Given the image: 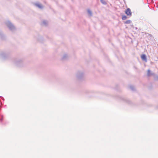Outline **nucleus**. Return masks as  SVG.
Listing matches in <instances>:
<instances>
[{"label": "nucleus", "instance_id": "f257e3e1", "mask_svg": "<svg viewBox=\"0 0 158 158\" xmlns=\"http://www.w3.org/2000/svg\"><path fill=\"white\" fill-rule=\"evenodd\" d=\"M10 56V52L9 50H4L0 52V58L4 60L9 59Z\"/></svg>", "mask_w": 158, "mask_h": 158}, {"label": "nucleus", "instance_id": "f03ea898", "mask_svg": "<svg viewBox=\"0 0 158 158\" xmlns=\"http://www.w3.org/2000/svg\"><path fill=\"white\" fill-rule=\"evenodd\" d=\"M14 64L19 67H22L24 65L23 59L20 58H15L13 59Z\"/></svg>", "mask_w": 158, "mask_h": 158}, {"label": "nucleus", "instance_id": "7ed1b4c3", "mask_svg": "<svg viewBox=\"0 0 158 158\" xmlns=\"http://www.w3.org/2000/svg\"><path fill=\"white\" fill-rule=\"evenodd\" d=\"M76 76L77 79L79 81H82L84 80V73L83 72L78 71L76 74Z\"/></svg>", "mask_w": 158, "mask_h": 158}, {"label": "nucleus", "instance_id": "20e7f679", "mask_svg": "<svg viewBox=\"0 0 158 158\" xmlns=\"http://www.w3.org/2000/svg\"><path fill=\"white\" fill-rule=\"evenodd\" d=\"M5 24L10 30L12 31L15 29L14 25L9 21H7L5 22Z\"/></svg>", "mask_w": 158, "mask_h": 158}, {"label": "nucleus", "instance_id": "39448f33", "mask_svg": "<svg viewBox=\"0 0 158 158\" xmlns=\"http://www.w3.org/2000/svg\"><path fill=\"white\" fill-rule=\"evenodd\" d=\"M125 13L128 15L131 16L132 13L131 9L129 8H127L125 11Z\"/></svg>", "mask_w": 158, "mask_h": 158}, {"label": "nucleus", "instance_id": "423d86ee", "mask_svg": "<svg viewBox=\"0 0 158 158\" xmlns=\"http://www.w3.org/2000/svg\"><path fill=\"white\" fill-rule=\"evenodd\" d=\"M87 11L88 16L89 17L92 16L93 15V13L92 11L89 9H87Z\"/></svg>", "mask_w": 158, "mask_h": 158}, {"label": "nucleus", "instance_id": "0eeeda50", "mask_svg": "<svg viewBox=\"0 0 158 158\" xmlns=\"http://www.w3.org/2000/svg\"><path fill=\"white\" fill-rule=\"evenodd\" d=\"M37 40L38 41L41 43L43 42L44 41L43 37L42 36H40L39 35H38V37L37 38Z\"/></svg>", "mask_w": 158, "mask_h": 158}, {"label": "nucleus", "instance_id": "6e6552de", "mask_svg": "<svg viewBox=\"0 0 158 158\" xmlns=\"http://www.w3.org/2000/svg\"><path fill=\"white\" fill-rule=\"evenodd\" d=\"M141 58L142 59L145 61H147V59L146 55L144 54H142L141 56Z\"/></svg>", "mask_w": 158, "mask_h": 158}, {"label": "nucleus", "instance_id": "1a4fd4ad", "mask_svg": "<svg viewBox=\"0 0 158 158\" xmlns=\"http://www.w3.org/2000/svg\"><path fill=\"white\" fill-rule=\"evenodd\" d=\"M35 5L36 6L38 7L40 9H42L43 8V6L42 5L39 3H35Z\"/></svg>", "mask_w": 158, "mask_h": 158}, {"label": "nucleus", "instance_id": "9d476101", "mask_svg": "<svg viewBox=\"0 0 158 158\" xmlns=\"http://www.w3.org/2000/svg\"><path fill=\"white\" fill-rule=\"evenodd\" d=\"M0 37L1 39L4 40L5 39V35L3 34L2 31L0 30Z\"/></svg>", "mask_w": 158, "mask_h": 158}, {"label": "nucleus", "instance_id": "9b49d317", "mask_svg": "<svg viewBox=\"0 0 158 158\" xmlns=\"http://www.w3.org/2000/svg\"><path fill=\"white\" fill-rule=\"evenodd\" d=\"M68 59V55L66 54H64L62 57L61 59L62 60H65Z\"/></svg>", "mask_w": 158, "mask_h": 158}, {"label": "nucleus", "instance_id": "f8f14e48", "mask_svg": "<svg viewBox=\"0 0 158 158\" xmlns=\"http://www.w3.org/2000/svg\"><path fill=\"white\" fill-rule=\"evenodd\" d=\"M101 2L104 5H106L107 4L106 1L105 0H100Z\"/></svg>", "mask_w": 158, "mask_h": 158}, {"label": "nucleus", "instance_id": "ddd939ff", "mask_svg": "<svg viewBox=\"0 0 158 158\" xmlns=\"http://www.w3.org/2000/svg\"><path fill=\"white\" fill-rule=\"evenodd\" d=\"M131 23V21L130 20H127L126 21L124 22L125 24H128Z\"/></svg>", "mask_w": 158, "mask_h": 158}, {"label": "nucleus", "instance_id": "4468645a", "mask_svg": "<svg viewBox=\"0 0 158 158\" xmlns=\"http://www.w3.org/2000/svg\"><path fill=\"white\" fill-rule=\"evenodd\" d=\"M43 23L45 26H47L48 24L46 20H44L43 21Z\"/></svg>", "mask_w": 158, "mask_h": 158}, {"label": "nucleus", "instance_id": "2eb2a0df", "mask_svg": "<svg viewBox=\"0 0 158 158\" xmlns=\"http://www.w3.org/2000/svg\"><path fill=\"white\" fill-rule=\"evenodd\" d=\"M127 17L126 15L122 16V19L123 20H125L127 19Z\"/></svg>", "mask_w": 158, "mask_h": 158}, {"label": "nucleus", "instance_id": "dca6fc26", "mask_svg": "<svg viewBox=\"0 0 158 158\" xmlns=\"http://www.w3.org/2000/svg\"><path fill=\"white\" fill-rule=\"evenodd\" d=\"M130 89L132 90H135V88L133 86V85H130Z\"/></svg>", "mask_w": 158, "mask_h": 158}, {"label": "nucleus", "instance_id": "f3484780", "mask_svg": "<svg viewBox=\"0 0 158 158\" xmlns=\"http://www.w3.org/2000/svg\"><path fill=\"white\" fill-rule=\"evenodd\" d=\"M0 97L1 98L2 100H3V101H4L5 100L4 99V98H3V97H2V96H0Z\"/></svg>", "mask_w": 158, "mask_h": 158}, {"label": "nucleus", "instance_id": "a211bd4d", "mask_svg": "<svg viewBox=\"0 0 158 158\" xmlns=\"http://www.w3.org/2000/svg\"><path fill=\"white\" fill-rule=\"evenodd\" d=\"M150 72V70H148V75H149V73Z\"/></svg>", "mask_w": 158, "mask_h": 158}, {"label": "nucleus", "instance_id": "6ab92c4d", "mask_svg": "<svg viewBox=\"0 0 158 158\" xmlns=\"http://www.w3.org/2000/svg\"><path fill=\"white\" fill-rule=\"evenodd\" d=\"M0 103H1V104L2 105H3V104L2 102L0 101Z\"/></svg>", "mask_w": 158, "mask_h": 158}]
</instances>
